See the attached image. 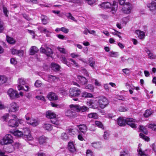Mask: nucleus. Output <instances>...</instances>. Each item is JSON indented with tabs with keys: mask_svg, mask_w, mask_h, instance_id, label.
Wrapping results in <instances>:
<instances>
[{
	"mask_svg": "<svg viewBox=\"0 0 156 156\" xmlns=\"http://www.w3.org/2000/svg\"><path fill=\"white\" fill-rule=\"evenodd\" d=\"M137 121L133 118H127L126 120L122 118L119 117L118 119V123L120 126H125L126 124L130 126L133 128H136L135 123Z\"/></svg>",
	"mask_w": 156,
	"mask_h": 156,
	"instance_id": "nucleus-1",
	"label": "nucleus"
},
{
	"mask_svg": "<svg viewBox=\"0 0 156 156\" xmlns=\"http://www.w3.org/2000/svg\"><path fill=\"white\" fill-rule=\"evenodd\" d=\"M100 6L101 8L104 9L110 8L113 14L115 13L118 8L117 2L114 1L112 4L108 2H104L101 3Z\"/></svg>",
	"mask_w": 156,
	"mask_h": 156,
	"instance_id": "nucleus-2",
	"label": "nucleus"
},
{
	"mask_svg": "<svg viewBox=\"0 0 156 156\" xmlns=\"http://www.w3.org/2000/svg\"><path fill=\"white\" fill-rule=\"evenodd\" d=\"M69 109L66 112V115L71 117H75L76 116V112L78 111L77 105H69Z\"/></svg>",
	"mask_w": 156,
	"mask_h": 156,
	"instance_id": "nucleus-3",
	"label": "nucleus"
},
{
	"mask_svg": "<svg viewBox=\"0 0 156 156\" xmlns=\"http://www.w3.org/2000/svg\"><path fill=\"white\" fill-rule=\"evenodd\" d=\"M13 142V137L9 134H6L0 140V144L2 145L9 144H12Z\"/></svg>",
	"mask_w": 156,
	"mask_h": 156,
	"instance_id": "nucleus-4",
	"label": "nucleus"
},
{
	"mask_svg": "<svg viewBox=\"0 0 156 156\" xmlns=\"http://www.w3.org/2000/svg\"><path fill=\"white\" fill-rule=\"evenodd\" d=\"M40 51L46 55L47 56H50L53 54L52 50L48 47L46 44L42 45L40 48Z\"/></svg>",
	"mask_w": 156,
	"mask_h": 156,
	"instance_id": "nucleus-5",
	"label": "nucleus"
},
{
	"mask_svg": "<svg viewBox=\"0 0 156 156\" xmlns=\"http://www.w3.org/2000/svg\"><path fill=\"white\" fill-rule=\"evenodd\" d=\"M100 107L102 109H104L107 107L109 104V101L105 97H102L99 98L98 100Z\"/></svg>",
	"mask_w": 156,
	"mask_h": 156,
	"instance_id": "nucleus-6",
	"label": "nucleus"
},
{
	"mask_svg": "<svg viewBox=\"0 0 156 156\" xmlns=\"http://www.w3.org/2000/svg\"><path fill=\"white\" fill-rule=\"evenodd\" d=\"M23 138L26 140H31L33 138L30 134V131L29 129L27 128H25L23 129Z\"/></svg>",
	"mask_w": 156,
	"mask_h": 156,
	"instance_id": "nucleus-7",
	"label": "nucleus"
},
{
	"mask_svg": "<svg viewBox=\"0 0 156 156\" xmlns=\"http://www.w3.org/2000/svg\"><path fill=\"white\" fill-rule=\"evenodd\" d=\"M25 118L27 121V123L34 126H37L40 122L39 121L38 119L31 118H30L27 115H25Z\"/></svg>",
	"mask_w": 156,
	"mask_h": 156,
	"instance_id": "nucleus-8",
	"label": "nucleus"
},
{
	"mask_svg": "<svg viewBox=\"0 0 156 156\" xmlns=\"http://www.w3.org/2000/svg\"><path fill=\"white\" fill-rule=\"evenodd\" d=\"M7 94L11 99H13L19 97V94L18 92L12 88H10L8 90Z\"/></svg>",
	"mask_w": 156,
	"mask_h": 156,
	"instance_id": "nucleus-9",
	"label": "nucleus"
},
{
	"mask_svg": "<svg viewBox=\"0 0 156 156\" xmlns=\"http://www.w3.org/2000/svg\"><path fill=\"white\" fill-rule=\"evenodd\" d=\"M69 96L71 97H77L79 96L81 93L80 89L76 87L71 88L69 90Z\"/></svg>",
	"mask_w": 156,
	"mask_h": 156,
	"instance_id": "nucleus-10",
	"label": "nucleus"
},
{
	"mask_svg": "<svg viewBox=\"0 0 156 156\" xmlns=\"http://www.w3.org/2000/svg\"><path fill=\"white\" fill-rule=\"evenodd\" d=\"M122 10L123 12L125 13L128 14L129 13L132 9V6L131 4L128 2H127L123 5Z\"/></svg>",
	"mask_w": 156,
	"mask_h": 156,
	"instance_id": "nucleus-11",
	"label": "nucleus"
},
{
	"mask_svg": "<svg viewBox=\"0 0 156 156\" xmlns=\"http://www.w3.org/2000/svg\"><path fill=\"white\" fill-rule=\"evenodd\" d=\"M19 110V106L15 102L11 103L9 107L8 111L9 112H15Z\"/></svg>",
	"mask_w": 156,
	"mask_h": 156,
	"instance_id": "nucleus-12",
	"label": "nucleus"
},
{
	"mask_svg": "<svg viewBox=\"0 0 156 156\" xmlns=\"http://www.w3.org/2000/svg\"><path fill=\"white\" fill-rule=\"evenodd\" d=\"M98 101L94 100H90L87 102V106L90 108L95 109L98 107Z\"/></svg>",
	"mask_w": 156,
	"mask_h": 156,
	"instance_id": "nucleus-13",
	"label": "nucleus"
},
{
	"mask_svg": "<svg viewBox=\"0 0 156 156\" xmlns=\"http://www.w3.org/2000/svg\"><path fill=\"white\" fill-rule=\"evenodd\" d=\"M26 83V80L23 78H19L18 80L17 88L19 90L23 89V85Z\"/></svg>",
	"mask_w": 156,
	"mask_h": 156,
	"instance_id": "nucleus-14",
	"label": "nucleus"
},
{
	"mask_svg": "<svg viewBox=\"0 0 156 156\" xmlns=\"http://www.w3.org/2000/svg\"><path fill=\"white\" fill-rule=\"evenodd\" d=\"M147 6L151 11L156 10V0H152L151 3L147 4Z\"/></svg>",
	"mask_w": 156,
	"mask_h": 156,
	"instance_id": "nucleus-15",
	"label": "nucleus"
},
{
	"mask_svg": "<svg viewBox=\"0 0 156 156\" xmlns=\"http://www.w3.org/2000/svg\"><path fill=\"white\" fill-rule=\"evenodd\" d=\"M38 29L41 33L46 34V36L48 37L50 36V34L51 32L50 30L43 27H39Z\"/></svg>",
	"mask_w": 156,
	"mask_h": 156,
	"instance_id": "nucleus-16",
	"label": "nucleus"
},
{
	"mask_svg": "<svg viewBox=\"0 0 156 156\" xmlns=\"http://www.w3.org/2000/svg\"><path fill=\"white\" fill-rule=\"evenodd\" d=\"M19 125L18 122L16 120L14 119H11L8 121V125L12 127H15L18 126Z\"/></svg>",
	"mask_w": 156,
	"mask_h": 156,
	"instance_id": "nucleus-17",
	"label": "nucleus"
},
{
	"mask_svg": "<svg viewBox=\"0 0 156 156\" xmlns=\"http://www.w3.org/2000/svg\"><path fill=\"white\" fill-rule=\"evenodd\" d=\"M11 51L12 54H18V55L20 57L23 56L24 53V51L23 50H17L15 48H12L11 49Z\"/></svg>",
	"mask_w": 156,
	"mask_h": 156,
	"instance_id": "nucleus-18",
	"label": "nucleus"
},
{
	"mask_svg": "<svg viewBox=\"0 0 156 156\" xmlns=\"http://www.w3.org/2000/svg\"><path fill=\"white\" fill-rule=\"evenodd\" d=\"M68 149L70 152L75 153L76 152V149L73 142H70L68 143Z\"/></svg>",
	"mask_w": 156,
	"mask_h": 156,
	"instance_id": "nucleus-19",
	"label": "nucleus"
},
{
	"mask_svg": "<svg viewBox=\"0 0 156 156\" xmlns=\"http://www.w3.org/2000/svg\"><path fill=\"white\" fill-rule=\"evenodd\" d=\"M46 115L48 118L51 119L56 117L55 114L51 111H48L46 113Z\"/></svg>",
	"mask_w": 156,
	"mask_h": 156,
	"instance_id": "nucleus-20",
	"label": "nucleus"
},
{
	"mask_svg": "<svg viewBox=\"0 0 156 156\" xmlns=\"http://www.w3.org/2000/svg\"><path fill=\"white\" fill-rule=\"evenodd\" d=\"M47 97L50 100H55L58 99L57 96L55 93L52 92L49 93Z\"/></svg>",
	"mask_w": 156,
	"mask_h": 156,
	"instance_id": "nucleus-21",
	"label": "nucleus"
},
{
	"mask_svg": "<svg viewBox=\"0 0 156 156\" xmlns=\"http://www.w3.org/2000/svg\"><path fill=\"white\" fill-rule=\"evenodd\" d=\"M136 34L137 35L138 38L140 39H143L145 36V33L140 30H136L135 31Z\"/></svg>",
	"mask_w": 156,
	"mask_h": 156,
	"instance_id": "nucleus-22",
	"label": "nucleus"
},
{
	"mask_svg": "<svg viewBox=\"0 0 156 156\" xmlns=\"http://www.w3.org/2000/svg\"><path fill=\"white\" fill-rule=\"evenodd\" d=\"M79 130L83 134H85L87 130V127L84 124L77 126Z\"/></svg>",
	"mask_w": 156,
	"mask_h": 156,
	"instance_id": "nucleus-23",
	"label": "nucleus"
},
{
	"mask_svg": "<svg viewBox=\"0 0 156 156\" xmlns=\"http://www.w3.org/2000/svg\"><path fill=\"white\" fill-rule=\"evenodd\" d=\"M47 138L44 136H41L39 138L38 141L40 145H44L46 143Z\"/></svg>",
	"mask_w": 156,
	"mask_h": 156,
	"instance_id": "nucleus-24",
	"label": "nucleus"
},
{
	"mask_svg": "<svg viewBox=\"0 0 156 156\" xmlns=\"http://www.w3.org/2000/svg\"><path fill=\"white\" fill-rule=\"evenodd\" d=\"M78 79L82 84H85L87 82V80L85 77L80 76H78Z\"/></svg>",
	"mask_w": 156,
	"mask_h": 156,
	"instance_id": "nucleus-25",
	"label": "nucleus"
},
{
	"mask_svg": "<svg viewBox=\"0 0 156 156\" xmlns=\"http://www.w3.org/2000/svg\"><path fill=\"white\" fill-rule=\"evenodd\" d=\"M51 66L52 69L55 71H58L60 68V67L59 65L54 63H52Z\"/></svg>",
	"mask_w": 156,
	"mask_h": 156,
	"instance_id": "nucleus-26",
	"label": "nucleus"
},
{
	"mask_svg": "<svg viewBox=\"0 0 156 156\" xmlns=\"http://www.w3.org/2000/svg\"><path fill=\"white\" fill-rule=\"evenodd\" d=\"M42 22L44 25H45L49 22L48 17L44 15H42L41 17Z\"/></svg>",
	"mask_w": 156,
	"mask_h": 156,
	"instance_id": "nucleus-27",
	"label": "nucleus"
},
{
	"mask_svg": "<svg viewBox=\"0 0 156 156\" xmlns=\"http://www.w3.org/2000/svg\"><path fill=\"white\" fill-rule=\"evenodd\" d=\"M38 50L37 48L35 46H32L30 49V55H34L36 53Z\"/></svg>",
	"mask_w": 156,
	"mask_h": 156,
	"instance_id": "nucleus-28",
	"label": "nucleus"
},
{
	"mask_svg": "<svg viewBox=\"0 0 156 156\" xmlns=\"http://www.w3.org/2000/svg\"><path fill=\"white\" fill-rule=\"evenodd\" d=\"M60 58L61 61L63 63L66 64L67 66L69 67H71V65L68 64L67 59L63 55H62Z\"/></svg>",
	"mask_w": 156,
	"mask_h": 156,
	"instance_id": "nucleus-29",
	"label": "nucleus"
},
{
	"mask_svg": "<svg viewBox=\"0 0 156 156\" xmlns=\"http://www.w3.org/2000/svg\"><path fill=\"white\" fill-rule=\"evenodd\" d=\"M7 80V78L4 76H0V85L5 83Z\"/></svg>",
	"mask_w": 156,
	"mask_h": 156,
	"instance_id": "nucleus-30",
	"label": "nucleus"
},
{
	"mask_svg": "<svg viewBox=\"0 0 156 156\" xmlns=\"http://www.w3.org/2000/svg\"><path fill=\"white\" fill-rule=\"evenodd\" d=\"M93 97V95L91 93L84 92L82 93V97L85 98H90Z\"/></svg>",
	"mask_w": 156,
	"mask_h": 156,
	"instance_id": "nucleus-31",
	"label": "nucleus"
},
{
	"mask_svg": "<svg viewBox=\"0 0 156 156\" xmlns=\"http://www.w3.org/2000/svg\"><path fill=\"white\" fill-rule=\"evenodd\" d=\"M71 57L73 58H78V59L84 62L85 60L80 57V55L79 54H76V53H72L70 54Z\"/></svg>",
	"mask_w": 156,
	"mask_h": 156,
	"instance_id": "nucleus-32",
	"label": "nucleus"
},
{
	"mask_svg": "<svg viewBox=\"0 0 156 156\" xmlns=\"http://www.w3.org/2000/svg\"><path fill=\"white\" fill-rule=\"evenodd\" d=\"M77 106L78 107V110H79L78 111H77V112H78L80 111H81L82 112H84L86 111H87L88 108L85 106H80L79 105H77Z\"/></svg>",
	"mask_w": 156,
	"mask_h": 156,
	"instance_id": "nucleus-33",
	"label": "nucleus"
},
{
	"mask_svg": "<svg viewBox=\"0 0 156 156\" xmlns=\"http://www.w3.org/2000/svg\"><path fill=\"white\" fill-rule=\"evenodd\" d=\"M58 79L55 76L52 75H49L47 77V81L49 82L54 81L55 80Z\"/></svg>",
	"mask_w": 156,
	"mask_h": 156,
	"instance_id": "nucleus-34",
	"label": "nucleus"
},
{
	"mask_svg": "<svg viewBox=\"0 0 156 156\" xmlns=\"http://www.w3.org/2000/svg\"><path fill=\"white\" fill-rule=\"evenodd\" d=\"M88 117L90 119H97L98 118V114L96 113H91L88 114Z\"/></svg>",
	"mask_w": 156,
	"mask_h": 156,
	"instance_id": "nucleus-35",
	"label": "nucleus"
},
{
	"mask_svg": "<svg viewBox=\"0 0 156 156\" xmlns=\"http://www.w3.org/2000/svg\"><path fill=\"white\" fill-rule=\"evenodd\" d=\"M13 134L17 137H21L22 136L23 137V133L21 131L18 130H17L14 131Z\"/></svg>",
	"mask_w": 156,
	"mask_h": 156,
	"instance_id": "nucleus-36",
	"label": "nucleus"
},
{
	"mask_svg": "<svg viewBox=\"0 0 156 156\" xmlns=\"http://www.w3.org/2000/svg\"><path fill=\"white\" fill-rule=\"evenodd\" d=\"M120 156H130L128 151L122 150L120 152Z\"/></svg>",
	"mask_w": 156,
	"mask_h": 156,
	"instance_id": "nucleus-37",
	"label": "nucleus"
},
{
	"mask_svg": "<svg viewBox=\"0 0 156 156\" xmlns=\"http://www.w3.org/2000/svg\"><path fill=\"white\" fill-rule=\"evenodd\" d=\"M51 121L52 123L55 125V127H58L59 126V122L56 120V118H53V119H51Z\"/></svg>",
	"mask_w": 156,
	"mask_h": 156,
	"instance_id": "nucleus-38",
	"label": "nucleus"
},
{
	"mask_svg": "<svg viewBox=\"0 0 156 156\" xmlns=\"http://www.w3.org/2000/svg\"><path fill=\"white\" fill-rule=\"evenodd\" d=\"M43 128L46 130H51L52 129L51 126L49 124H45L43 126Z\"/></svg>",
	"mask_w": 156,
	"mask_h": 156,
	"instance_id": "nucleus-39",
	"label": "nucleus"
},
{
	"mask_svg": "<svg viewBox=\"0 0 156 156\" xmlns=\"http://www.w3.org/2000/svg\"><path fill=\"white\" fill-rule=\"evenodd\" d=\"M66 16L68 19H70L75 22H76V20H75L74 17L72 16L70 13L69 12L66 13Z\"/></svg>",
	"mask_w": 156,
	"mask_h": 156,
	"instance_id": "nucleus-40",
	"label": "nucleus"
},
{
	"mask_svg": "<svg viewBox=\"0 0 156 156\" xmlns=\"http://www.w3.org/2000/svg\"><path fill=\"white\" fill-rule=\"evenodd\" d=\"M95 124L98 127L104 129V126L103 124L100 122L98 121H95Z\"/></svg>",
	"mask_w": 156,
	"mask_h": 156,
	"instance_id": "nucleus-41",
	"label": "nucleus"
},
{
	"mask_svg": "<svg viewBox=\"0 0 156 156\" xmlns=\"http://www.w3.org/2000/svg\"><path fill=\"white\" fill-rule=\"evenodd\" d=\"M6 40L10 44H14L15 42V40L13 38L8 37L7 36Z\"/></svg>",
	"mask_w": 156,
	"mask_h": 156,
	"instance_id": "nucleus-42",
	"label": "nucleus"
},
{
	"mask_svg": "<svg viewBox=\"0 0 156 156\" xmlns=\"http://www.w3.org/2000/svg\"><path fill=\"white\" fill-rule=\"evenodd\" d=\"M148 58L151 59H156V55L151 52L148 55Z\"/></svg>",
	"mask_w": 156,
	"mask_h": 156,
	"instance_id": "nucleus-43",
	"label": "nucleus"
},
{
	"mask_svg": "<svg viewBox=\"0 0 156 156\" xmlns=\"http://www.w3.org/2000/svg\"><path fill=\"white\" fill-rule=\"evenodd\" d=\"M138 154L140 156H147V154L145 153V151H142L140 148L137 150Z\"/></svg>",
	"mask_w": 156,
	"mask_h": 156,
	"instance_id": "nucleus-44",
	"label": "nucleus"
},
{
	"mask_svg": "<svg viewBox=\"0 0 156 156\" xmlns=\"http://www.w3.org/2000/svg\"><path fill=\"white\" fill-rule=\"evenodd\" d=\"M110 56L112 57H116L119 55L117 52L111 51L109 52Z\"/></svg>",
	"mask_w": 156,
	"mask_h": 156,
	"instance_id": "nucleus-45",
	"label": "nucleus"
},
{
	"mask_svg": "<svg viewBox=\"0 0 156 156\" xmlns=\"http://www.w3.org/2000/svg\"><path fill=\"white\" fill-rule=\"evenodd\" d=\"M151 112L149 110H146L145 113L144 114V117H147L150 116L151 114Z\"/></svg>",
	"mask_w": 156,
	"mask_h": 156,
	"instance_id": "nucleus-46",
	"label": "nucleus"
},
{
	"mask_svg": "<svg viewBox=\"0 0 156 156\" xmlns=\"http://www.w3.org/2000/svg\"><path fill=\"white\" fill-rule=\"evenodd\" d=\"M77 131V130L76 129H70L69 130V134L71 135H75Z\"/></svg>",
	"mask_w": 156,
	"mask_h": 156,
	"instance_id": "nucleus-47",
	"label": "nucleus"
},
{
	"mask_svg": "<svg viewBox=\"0 0 156 156\" xmlns=\"http://www.w3.org/2000/svg\"><path fill=\"white\" fill-rule=\"evenodd\" d=\"M140 137L141 138H142L143 139H144L146 141H148L149 140V138L148 137L145 136L143 133H140Z\"/></svg>",
	"mask_w": 156,
	"mask_h": 156,
	"instance_id": "nucleus-48",
	"label": "nucleus"
},
{
	"mask_svg": "<svg viewBox=\"0 0 156 156\" xmlns=\"http://www.w3.org/2000/svg\"><path fill=\"white\" fill-rule=\"evenodd\" d=\"M4 29L3 22L0 20V33H2Z\"/></svg>",
	"mask_w": 156,
	"mask_h": 156,
	"instance_id": "nucleus-49",
	"label": "nucleus"
},
{
	"mask_svg": "<svg viewBox=\"0 0 156 156\" xmlns=\"http://www.w3.org/2000/svg\"><path fill=\"white\" fill-rule=\"evenodd\" d=\"M41 85V82L39 80H37L35 83V86L37 87H40Z\"/></svg>",
	"mask_w": 156,
	"mask_h": 156,
	"instance_id": "nucleus-50",
	"label": "nucleus"
},
{
	"mask_svg": "<svg viewBox=\"0 0 156 156\" xmlns=\"http://www.w3.org/2000/svg\"><path fill=\"white\" fill-rule=\"evenodd\" d=\"M148 127L156 131V124H150L148 125Z\"/></svg>",
	"mask_w": 156,
	"mask_h": 156,
	"instance_id": "nucleus-51",
	"label": "nucleus"
},
{
	"mask_svg": "<svg viewBox=\"0 0 156 156\" xmlns=\"http://www.w3.org/2000/svg\"><path fill=\"white\" fill-rule=\"evenodd\" d=\"M57 49L61 53L64 54L66 53V51L65 49L64 48L58 47L57 48Z\"/></svg>",
	"mask_w": 156,
	"mask_h": 156,
	"instance_id": "nucleus-52",
	"label": "nucleus"
},
{
	"mask_svg": "<svg viewBox=\"0 0 156 156\" xmlns=\"http://www.w3.org/2000/svg\"><path fill=\"white\" fill-rule=\"evenodd\" d=\"M61 138L63 140H66L68 138V136L66 133H63L62 134Z\"/></svg>",
	"mask_w": 156,
	"mask_h": 156,
	"instance_id": "nucleus-53",
	"label": "nucleus"
},
{
	"mask_svg": "<svg viewBox=\"0 0 156 156\" xmlns=\"http://www.w3.org/2000/svg\"><path fill=\"white\" fill-rule=\"evenodd\" d=\"M109 136V133L107 131L105 132L103 135V137L105 139L107 140Z\"/></svg>",
	"mask_w": 156,
	"mask_h": 156,
	"instance_id": "nucleus-54",
	"label": "nucleus"
},
{
	"mask_svg": "<svg viewBox=\"0 0 156 156\" xmlns=\"http://www.w3.org/2000/svg\"><path fill=\"white\" fill-rule=\"evenodd\" d=\"M94 86L93 85L90 84H89L87 86H86L85 87L86 89H89L91 90H93L94 89Z\"/></svg>",
	"mask_w": 156,
	"mask_h": 156,
	"instance_id": "nucleus-55",
	"label": "nucleus"
},
{
	"mask_svg": "<svg viewBox=\"0 0 156 156\" xmlns=\"http://www.w3.org/2000/svg\"><path fill=\"white\" fill-rule=\"evenodd\" d=\"M90 127L89 128V130L91 131H94L95 130V127L94 125L93 124H90Z\"/></svg>",
	"mask_w": 156,
	"mask_h": 156,
	"instance_id": "nucleus-56",
	"label": "nucleus"
},
{
	"mask_svg": "<svg viewBox=\"0 0 156 156\" xmlns=\"http://www.w3.org/2000/svg\"><path fill=\"white\" fill-rule=\"evenodd\" d=\"M92 146L95 148H99L101 147L100 144L99 143H94L92 144Z\"/></svg>",
	"mask_w": 156,
	"mask_h": 156,
	"instance_id": "nucleus-57",
	"label": "nucleus"
},
{
	"mask_svg": "<svg viewBox=\"0 0 156 156\" xmlns=\"http://www.w3.org/2000/svg\"><path fill=\"white\" fill-rule=\"evenodd\" d=\"M122 71L126 75H129L130 73L129 69L127 68L123 69Z\"/></svg>",
	"mask_w": 156,
	"mask_h": 156,
	"instance_id": "nucleus-58",
	"label": "nucleus"
},
{
	"mask_svg": "<svg viewBox=\"0 0 156 156\" xmlns=\"http://www.w3.org/2000/svg\"><path fill=\"white\" fill-rule=\"evenodd\" d=\"M36 98L38 100H40L42 101H44L45 100L44 97L42 95H39L36 96Z\"/></svg>",
	"mask_w": 156,
	"mask_h": 156,
	"instance_id": "nucleus-59",
	"label": "nucleus"
},
{
	"mask_svg": "<svg viewBox=\"0 0 156 156\" xmlns=\"http://www.w3.org/2000/svg\"><path fill=\"white\" fill-rule=\"evenodd\" d=\"M119 111L120 112H125L127 111V109L124 107L120 106L118 109Z\"/></svg>",
	"mask_w": 156,
	"mask_h": 156,
	"instance_id": "nucleus-60",
	"label": "nucleus"
},
{
	"mask_svg": "<svg viewBox=\"0 0 156 156\" xmlns=\"http://www.w3.org/2000/svg\"><path fill=\"white\" fill-rule=\"evenodd\" d=\"M10 62L11 64L13 65L16 64L17 62L16 60L14 58H11L10 60Z\"/></svg>",
	"mask_w": 156,
	"mask_h": 156,
	"instance_id": "nucleus-61",
	"label": "nucleus"
},
{
	"mask_svg": "<svg viewBox=\"0 0 156 156\" xmlns=\"http://www.w3.org/2000/svg\"><path fill=\"white\" fill-rule=\"evenodd\" d=\"M60 30L65 33H67L69 32V30L65 27L61 28Z\"/></svg>",
	"mask_w": 156,
	"mask_h": 156,
	"instance_id": "nucleus-62",
	"label": "nucleus"
},
{
	"mask_svg": "<svg viewBox=\"0 0 156 156\" xmlns=\"http://www.w3.org/2000/svg\"><path fill=\"white\" fill-rule=\"evenodd\" d=\"M140 130L142 131L145 134H147V131L144 129V126H140Z\"/></svg>",
	"mask_w": 156,
	"mask_h": 156,
	"instance_id": "nucleus-63",
	"label": "nucleus"
},
{
	"mask_svg": "<svg viewBox=\"0 0 156 156\" xmlns=\"http://www.w3.org/2000/svg\"><path fill=\"white\" fill-rule=\"evenodd\" d=\"M86 154L87 156H93V153L90 150H87Z\"/></svg>",
	"mask_w": 156,
	"mask_h": 156,
	"instance_id": "nucleus-64",
	"label": "nucleus"
}]
</instances>
